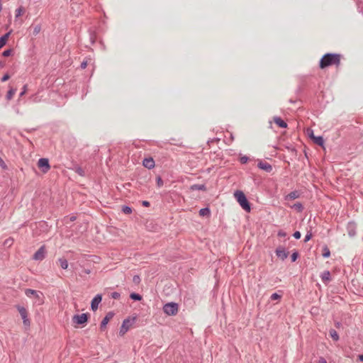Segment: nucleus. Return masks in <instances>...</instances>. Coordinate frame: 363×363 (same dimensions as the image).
I'll return each instance as SVG.
<instances>
[{
	"label": "nucleus",
	"mask_w": 363,
	"mask_h": 363,
	"mask_svg": "<svg viewBox=\"0 0 363 363\" xmlns=\"http://www.w3.org/2000/svg\"><path fill=\"white\" fill-rule=\"evenodd\" d=\"M341 57V55L337 53H326L321 57L319 67L322 69L330 66L338 67L340 65Z\"/></svg>",
	"instance_id": "f257e3e1"
},
{
	"label": "nucleus",
	"mask_w": 363,
	"mask_h": 363,
	"mask_svg": "<svg viewBox=\"0 0 363 363\" xmlns=\"http://www.w3.org/2000/svg\"><path fill=\"white\" fill-rule=\"evenodd\" d=\"M234 196L235 199H237L238 202L240 205V206L247 212H250L251 211V206L250 203L248 201L246 196L245 194L240 190H237L234 193Z\"/></svg>",
	"instance_id": "f03ea898"
},
{
	"label": "nucleus",
	"mask_w": 363,
	"mask_h": 363,
	"mask_svg": "<svg viewBox=\"0 0 363 363\" xmlns=\"http://www.w3.org/2000/svg\"><path fill=\"white\" fill-rule=\"evenodd\" d=\"M136 317L128 318L123 320L122 325L120 328L119 335H125L130 327L135 323Z\"/></svg>",
	"instance_id": "7ed1b4c3"
},
{
	"label": "nucleus",
	"mask_w": 363,
	"mask_h": 363,
	"mask_svg": "<svg viewBox=\"0 0 363 363\" xmlns=\"http://www.w3.org/2000/svg\"><path fill=\"white\" fill-rule=\"evenodd\" d=\"M178 304L174 302L167 303L163 306V311L168 315H175L178 313Z\"/></svg>",
	"instance_id": "20e7f679"
},
{
	"label": "nucleus",
	"mask_w": 363,
	"mask_h": 363,
	"mask_svg": "<svg viewBox=\"0 0 363 363\" xmlns=\"http://www.w3.org/2000/svg\"><path fill=\"white\" fill-rule=\"evenodd\" d=\"M16 308L23 319V325L26 327H28V328L30 327V319L28 318V311L26 309V308H24L23 306H19V305L17 306Z\"/></svg>",
	"instance_id": "39448f33"
},
{
	"label": "nucleus",
	"mask_w": 363,
	"mask_h": 363,
	"mask_svg": "<svg viewBox=\"0 0 363 363\" xmlns=\"http://www.w3.org/2000/svg\"><path fill=\"white\" fill-rule=\"evenodd\" d=\"M25 294L29 298H31L33 296L36 298L38 301L39 304H41L43 302V298H42L43 293L40 291L30 289H26L25 290Z\"/></svg>",
	"instance_id": "423d86ee"
},
{
	"label": "nucleus",
	"mask_w": 363,
	"mask_h": 363,
	"mask_svg": "<svg viewBox=\"0 0 363 363\" xmlns=\"http://www.w3.org/2000/svg\"><path fill=\"white\" fill-rule=\"evenodd\" d=\"M88 313L76 314L72 317V321L77 325H83L88 321Z\"/></svg>",
	"instance_id": "0eeeda50"
},
{
	"label": "nucleus",
	"mask_w": 363,
	"mask_h": 363,
	"mask_svg": "<svg viewBox=\"0 0 363 363\" xmlns=\"http://www.w3.org/2000/svg\"><path fill=\"white\" fill-rule=\"evenodd\" d=\"M38 166L40 169H42V172L43 173H47L50 169L49 160L47 158L39 159V160L38 162Z\"/></svg>",
	"instance_id": "6e6552de"
},
{
	"label": "nucleus",
	"mask_w": 363,
	"mask_h": 363,
	"mask_svg": "<svg viewBox=\"0 0 363 363\" xmlns=\"http://www.w3.org/2000/svg\"><path fill=\"white\" fill-rule=\"evenodd\" d=\"M46 249L45 246H41L33 255V259L35 260L41 261L45 257Z\"/></svg>",
	"instance_id": "1a4fd4ad"
},
{
	"label": "nucleus",
	"mask_w": 363,
	"mask_h": 363,
	"mask_svg": "<svg viewBox=\"0 0 363 363\" xmlns=\"http://www.w3.org/2000/svg\"><path fill=\"white\" fill-rule=\"evenodd\" d=\"M275 254L281 260L286 259L289 256V252L283 246H279L275 250Z\"/></svg>",
	"instance_id": "9d476101"
},
{
	"label": "nucleus",
	"mask_w": 363,
	"mask_h": 363,
	"mask_svg": "<svg viewBox=\"0 0 363 363\" xmlns=\"http://www.w3.org/2000/svg\"><path fill=\"white\" fill-rule=\"evenodd\" d=\"M114 316V313L113 311H109L106 313V316L103 318L100 324L101 330H104L106 327L108 323L113 318Z\"/></svg>",
	"instance_id": "9b49d317"
},
{
	"label": "nucleus",
	"mask_w": 363,
	"mask_h": 363,
	"mask_svg": "<svg viewBox=\"0 0 363 363\" xmlns=\"http://www.w3.org/2000/svg\"><path fill=\"white\" fill-rule=\"evenodd\" d=\"M101 294H97L94 297L91 302V308L92 311H96L98 309L99 304L101 302Z\"/></svg>",
	"instance_id": "f8f14e48"
},
{
	"label": "nucleus",
	"mask_w": 363,
	"mask_h": 363,
	"mask_svg": "<svg viewBox=\"0 0 363 363\" xmlns=\"http://www.w3.org/2000/svg\"><path fill=\"white\" fill-rule=\"evenodd\" d=\"M257 167L259 169H261L268 173H269L272 171V166L267 162H263L261 160L259 161L257 163Z\"/></svg>",
	"instance_id": "ddd939ff"
},
{
	"label": "nucleus",
	"mask_w": 363,
	"mask_h": 363,
	"mask_svg": "<svg viewBox=\"0 0 363 363\" xmlns=\"http://www.w3.org/2000/svg\"><path fill=\"white\" fill-rule=\"evenodd\" d=\"M143 164L145 167L151 169L155 167V164L152 157H147L143 160Z\"/></svg>",
	"instance_id": "4468645a"
},
{
	"label": "nucleus",
	"mask_w": 363,
	"mask_h": 363,
	"mask_svg": "<svg viewBox=\"0 0 363 363\" xmlns=\"http://www.w3.org/2000/svg\"><path fill=\"white\" fill-rule=\"evenodd\" d=\"M300 196H301L300 191L295 190V191L290 192L286 196H285L284 199L286 201H292V200L299 198Z\"/></svg>",
	"instance_id": "2eb2a0df"
},
{
	"label": "nucleus",
	"mask_w": 363,
	"mask_h": 363,
	"mask_svg": "<svg viewBox=\"0 0 363 363\" xmlns=\"http://www.w3.org/2000/svg\"><path fill=\"white\" fill-rule=\"evenodd\" d=\"M347 231L350 237H354L356 235V224L353 222H350L347 225Z\"/></svg>",
	"instance_id": "dca6fc26"
},
{
	"label": "nucleus",
	"mask_w": 363,
	"mask_h": 363,
	"mask_svg": "<svg viewBox=\"0 0 363 363\" xmlns=\"http://www.w3.org/2000/svg\"><path fill=\"white\" fill-rule=\"evenodd\" d=\"M309 136L313 139V142L319 146L323 147L324 145V139L322 136H314L313 131L309 134Z\"/></svg>",
	"instance_id": "f3484780"
},
{
	"label": "nucleus",
	"mask_w": 363,
	"mask_h": 363,
	"mask_svg": "<svg viewBox=\"0 0 363 363\" xmlns=\"http://www.w3.org/2000/svg\"><path fill=\"white\" fill-rule=\"evenodd\" d=\"M320 278H321L322 281L325 284H327L331 280L330 272L329 271H328V270L324 271L321 274Z\"/></svg>",
	"instance_id": "a211bd4d"
},
{
	"label": "nucleus",
	"mask_w": 363,
	"mask_h": 363,
	"mask_svg": "<svg viewBox=\"0 0 363 363\" xmlns=\"http://www.w3.org/2000/svg\"><path fill=\"white\" fill-rule=\"evenodd\" d=\"M274 121L280 128H285L287 127V123L280 117H274Z\"/></svg>",
	"instance_id": "6ab92c4d"
},
{
	"label": "nucleus",
	"mask_w": 363,
	"mask_h": 363,
	"mask_svg": "<svg viewBox=\"0 0 363 363\" xmlns=\"http://www.w3.org/2000/svg\"><path fill=\"white\" fill-rule=\"evenodd\" d=\"M10 32H8L0 38V49H1L6 44Z\"/></svg>",
	"instance_id": "aec40b11"
},
{
	"label": "nucleus",
	"mask_w": 363,
	"mask_h": 363,
	"mask_svg": "<svg viewBox=\"0 0 363 363\" xmlns=\"http://www.w3.org/2000/svg\"><path fill=\"white\" fill-rule=\"evenodd\" d=\"M190 189L192 191L198 190V191H206V186L205 184H196L191 185L190 187Z\"/></svg>",
	"instance_id": "412c9836"
},
{
	"label": "nucleus",
	"mask_w": 363,
	"mask_h": 363,
	"mask_svg": "<svg viewBox=\"0 0 363 363\" xmlns=\"http://www.w3.org/2000/svg\"><path fill=\"white\" fill-rule=\"evenodd\" d=\"M329 335L334 341H338L340 339L339 335L335 329H330Z\"/></svg>",
	"instance_id": "4be33fe9"
},
{
	"label": "nucleus",
	"mask_w": 363,
	"mask_h": 363,
	"mask_svg": "<svg viewBox=\"0 0 363 363\" xmlns=\"http://www.w3.org/2000/svg\"><path fill=\"white\" fill-rule=\"evenodd\" d=\"M199 215L201 216H209L211 215V211L209 208L206 207L200 209L199 211Z\"/></svg>",
	"instance_id": "5701e85b"
},
{
	"label": "nucleus",
	"mask_w": 363,
	"mask_h": 363,
	"mask_svg": "<svg viewBox=\"0 0 363 363\" xmlns=\"http://www.w3.org/2000/svg\"><path fill=\"white\" fill-rule=\"evenodd\" d=\"M60 265L62 269H67L68 267V262L65 258H60L58 259Z\"/></svg>",
	"instance_id": "b1692460"
},
{
	"label": "nucleus",
	"mask_w": 363,
	"mask_h": 363,
	"mask_svg": "<svg viewBox=\"0 0 363 363\" xmlns=\"http://www.w3.org/2000/svg\"><path fill=\"white\" fill-rule=\"evenodd\" d=\"M322 255L324 258H328L330 256V251L327 245L323 247Z\"/></svg>",
	"instance_id": "393cba45"
},
{
	"label": "nucleus",
	"mask_w": 363,
	"mask_h": 363,
	"mask_svg": "<svg viewBox=\"0 0 363 363\" xmlns=\"http://www.w3.org/2000/svg\"><path fill=\"white\" fill-rule=\"evenodd\" d=\"M16 91V89L10 88V89L8 91L6 96V99L8 101L11 100L13 98V95L15 94Z\"/></svg>",
	"instance_id": "a878e982"
},
{
	"label": "nucleus",
	"mask_w": 363,
	"mask_h": 363,
	"mask_svg": "<svg viewBox=\"0 0 363 363\" xmlns=\"http://www.w3.org/2000/svg\"><path fill=\"white\" fill-rule=\"evenodd\" d=\"M292 208H294L296 211H297L298 212H302L303 210V206L301 203L300 202H297L296 203H294L292 206H291Z\"/></svg>",
	"instance_id": "bb28decb"
},
{
	"label": "nucleus",
	"mask_w": 363,
	"mask_h": 363,
	"mask_svg": "<svg viewBox=\"0 0 363 363\" xmlns=\"http://www.w3.org/2000/svg\"><path fill=\"white\" fill-rule=\"evenodd\" d=\"M13 244V239L9 238L4 240L3 245L4 247H10Z\"/></svg>",
	"instance_id": "cd10ccee"
},
{
	"label": "nucleus",
	"mask_w": 363,
	"mask_h": 363,
	"mask_svg": "<svg viewBox=\"0 0 363 363\" xmlns=\"http://www.w3.org/2000/svg\"><path fill=\"white\" fill-rule=\"evenodd\" d=\"M130 298L133 301H140L143 298L141 295L136 293H131L130 294Z\"/></svg>",
	"instance_id": "c85d7f7f"
},
{
	"label": "nucleus",
	"mask_w": 363,
	"mask_h": 363,
	"mask_svg": "<svg viewBox=\"0 0 363 363\" xmlns=\"http://www.w3.org/2000/svg\"><path fill=\"white\" fill-rule=\"evenodd\" d=\"M121 211L125 214H130L133 211L132 208L128 206H123Z\"/></svg>",
	"instance_id": "c756f323"
},
{
	"label": "nucleus",
	"mask_w": 363,
	"mask_h": 363,
	"mask_svg": "<svg viewBox=\"0 0 363 363\" xmlns=\"http://www.w3.org/2000/svg\"><path fill=\"white\" fill-rule=\"evenodd\" d=\"M13 49H8V50H4L2 52V55L4 57H9L13 54Z\"/></svg>",
	"instance_id": "7c9ffc66"
},
{
	"label": "nucleus",
	"mask_w": 363,
	"mask_h": 363,
	"mask_svg": "<svg viewBox=\"0 0 363 363\" xmlns=\"http://www.w3.org/2000/svg\"><path fill=\"white\" fill-rule=\"evenodd\" d=\"M281 296L278 294L277 293L272 294L270 297L272 301L279 300V299H281Z\"/></svg>",
	"instance_id": "2f4dec72"
},
{
	"label": "nucleus",
	"mask_w": 363,
	"mask_h": 363,
	"mask_svg": "<svg viewBox=\"0 0 363 363\" xmlns=\"http://www.w3.org/2000/svg\"><path fill=\"white\" fill-rule=\"evenodd\" d=\"M24 9L23 7H19L16 10V18L19 17L23 13Z\"/></svg>",
	"instance_id": "473e14b6"
},
{
	"label": "nucleus",
	"mask_w": 363,
	"mask_h": 363,
	"mask_svg": "<svg viewBox=\"0 0 363 363\" xmlns=\"http://www.w3.org/2000/svg\"><path fill=\"white\" fill-rule=\"evenodd\" d=\"M156 182H157V185L158 187H161L164 184L163 180H162V179L161 178L160 176H158L157 177Z\"/></svg>",
	"instance_id": "72a5a7b5"
},
{
	"label": "nucleus",
	"mask_w": 363,
	"mask_h": 363,
	"mask_svg": "<svg viewBox=\"0 0 363 363\" xmlns=\"http://www.w3.org/2000/svg\"><path fill=\"white\" fill-rule=\"evenodd\" d=\"M75 172L80 176H84V169L80 167H77L76 169H75Z\"/></svg>",
	"instance_id": "f704fd0d"
},
{
	"label": "nucleus",
	"mask_w": 363,
	"mask_h": 363,
	"mask_svg": "<svg viewBox=\"0 0 363 363\" xmlns=\"http://www.w3.org/2000/svg\"><path fill=\"white\" fill-rule=\"evenodd\" d=\"M298 252H294L292 253L291 256V262H294L296 261L297 258L298 257Z\"/></svg>",
	"instance_id": "c9c22d12"
},
{
	"label": "nucleus",
	"mask_w": 363,
	"mask_h": 363,
	"mask_svg": "<svg viewBox=\"0 0 363 363\" xmlns=\"http://www.w3.org/2000/svg\"><path fill=\"white\" fill-rule=\"evenodd\" d=\"M111 297L113 299H119L121 294L118 292L114 291L111 294Z\"/></svg>",
	"instance_id": "e433bc0d"
},
{
	"label": "nucleus",
	"mask_w": 363,
	"mask_h": 363,
	"mask_svg": "<svg viewBox=\"0 0 363 363\" xmlns=\"http://www.w3.org/2000/svg\"><path fill=\"white\" fill-rule=\"evenodd\" d=\"M313 235L311 232H308L304 238V242H307L312 238Z\"/></svg>",
	"instance_id": "4c0bfd02"
},
{
	"label": "nucleus",
	"mask_w": 363,
	"mask_h": 363,
	"mask_svg": "<svg viewBox=\"0 0 363 363\" xmlns=\"http://www.w3.org/2000/svg\"><path fill=\"white\" fill-rule=\"evenodd\" d=\"M133 281L135 284H138L140 282V276H138V275H135V276H133Z\"/></svg>",
	"instance_id": "58836bf2"
},
{
	"label": "nucleus",
	"mask_w": 363,
	"mask_h": 363,
	"mask_svg": "<svg viewBox=\"0 0 363 363\" xmlns=\"http://www.w3.org/2000/svg\"><path fill=\"white\" fill-rule=\"evenodd\" d=\"M249 158L247 157V156H242L240 158V162L241 164H245L247 162Z\"/></svg>",
	"instance_id": "ea45409f"
},
{
	"label": "nucleus",
	"mask_w": 363,
	"mask_h": 363,
	"mask_svg": "<svg viewBox=\"0 0 363 363\" xmlns=\"http://www.w3.org/2000/svg\"><path fill=\"white\" fill-rule=\"evenodd\" d=\"M277 235H278V237H280V238L286 237V233L284 232L282 230H280L278 231Z\"/></svg>",
	"instance_id": "a19ab883"
},
{
	"label": "nucleus",
	"mask_w": 363,
	"mask_h": 363,
	"mask_svg": "<svg viewBox=\"0 0 363 363\" xmlns=\"http://www.w3.org/2000/svg\"><path fill=\"white\" fill-rule=\"evenodd\" d=\"M0 167H1L3 169H6L7 168V166H6V163L1 159V157H0Z\"/></svg>",
	"instance_id": "79ce46f5"
},
{
	"label": "nucleus",
	"mask_w": 363,
	"mask_h": 363,
	"mask_svg": "<svg viewBox=\"0 0 363 363\" xmlns=\"http://www.w3.org/2000/svg\"><path fill=\"white\" fill-rule=\"evenodd\" d=\"M293 236L296 238V239H299L301 236V234L299 231H295L294 233L293 234Z\"/></svg>",
	"instance_id": "37998d69"
},
{
	"label": "nucleus",
	"mask_w": 363,
	"mask_h": 363,
	"mask_svg": "<svg viewBox=\"0 0 363 363\" xmlns=\"http://www.w3.org/2000/svg\"><path fill=\"white\" fill-rule=\"evenodd\" d=\"M10 78V76L9 74H5L2 78H1V82H6Z\"/></svg>",
	"instance_id": "c03bdc74"
},
{
	"label": "nucleus",
	"mask_w": 363,
	"mask_h": 363,
	"mask_svg": "<svg viewBox=\"0 0 363 363\" xmlns=\"http://www.w3.org/2000/svg\"><path fill=\"white\" fill-rule=\"evenodd\" d=\"M40 27L39 26H37L34 28L33 33L35 35H37L40 32Z\"/></svg>",
	"instance_id": "a18cd8bd"
},
{
	"label": "nucleus",
	"mask_w": 363,
	"mask_h": 363,
	"mask_svg": "<svg viewBox=\"0 0 363 363\" xmlns=\"http://www.w3.org/2000/svg\"><path fill=\"white\" fill-rule=\"evenodd\" d=\"M87 66V61L85 60V61H83L82 63H81V65H80V67L82 69H85Z\"/></svg>",
	"instance_id": "49530a36"
},
{
	"label": "nucleus",
	"mask_w": 363,
	"mask_h": 363,
	"mask_svg": "<svg viewBox=\"0 0 363 363\" xmlns=\"http://www.w3.org/2000/svg\"><path fill=\"white\" fill-rule=\"evenodd\" d=\"M142 205H143V206H145V207H149V206H150V202H149V201H143L142 202Z\"/></svg>",
	"instance_id": "de8ad7c7"
},
{
	"label": "nucleus",
	"mask_w": 363,
	"mask_h": 363,
	"mask_svg": "<svg viewBox=\"0 0 363 363\" xmlns=\"http://www.w3.org/2000/svg\"><path fill=\"white\" fill-rule=\"evenodd\" d=\"M318 363H328V362L324 357H320L318 359Z\"/></svg>",
	"instance_id": "09e8293b"
},
{
	"label": "nucleus",
	"mask_w": 363,
	"mask_h": 363,
	"mask_svg": "<svg viewBox=\"0 0 363 363\" xmlns=\"http://www.w3.org/2000/svg\"><path fill=\"white\" fill-rule=\"evenodd\" d=\"M82 272L86 274H89L91 273V270L89 269H84L82 270Z\"/></svg>",
	"instance_id": "8fccbe9b"
},
{
	"label": "nucleus",
	"mask_w": 363,
	"mask_h": 363,
	"mask_svg": "<svg viewBox=\"0 0 363 363\" xmlns=\"http://www.w3.org/2000/svg\"><path fill=\"white\" fill-rule=\"evenodd\" d=\"M95 38V37H94V34H91V38H90V39H91V43H92V44H93V43H94V42H95V38Z\"/></svg>",
	"instance_id": "3c124183"
},
{
	"label": "nucleus",
	"mask_w": 363,
	"mask_h": 363,
	"mask_svg": "<svg viewBox=\"0 0 363 363\" xmlns=\"http://www.w3.org/2000/svg\"><path fill=\"white\" fill-rule=\"evenodd\" d=\"M335 327H336L337 328H340L341 327L342 324H341V323H340V322H336V323H335Z\"/></svg>",
	"instance_id": "603ef678"
},
{
	"label": "nucleus",
	"mask_w": 363,
	"mask_h": 363,
	"mask_svg": "<svg viewBox=\"0 0 363 363\" xmlns=\"http://www.w3.org/2000/svg\"><path fill=\"white\" fill-rule=\"evenodd\" d=\"M358 360L360 362H363V354L358 355Z\"/></svg>",
	"instance_id": "864d4df0"
},
{
	"label": "nucleus",
	"mask_w": 363,
	"mask_h": 363,
	"mask_svg": "<svg viewBox=\"0 0 363 363\" xmlns=\"http://www.w3.org/2000/svg\"><path fill=\"white\" fill-rule=\"evenodd\" d=\"M25 91H26V86H24V90L21 92L20 96H23L25 94Z\"/></svg>",
	"instance_id": "5fc2aeb1"
},
{
	"label": "nucleus",
	"mask_w": 363,
	"mask_h": 363,
	"mask_svg": "<svg viewBox=\"0 0 363 363\" xmlns=\"http://www.w3.org/2000/svg\"><path fill=\"white\" fill-rule=\"evenodd\" d=\"M70 219H71V220H75V217L73 216Z\"/></svg>",
	"instance_id": "6e6d98bb"
},
{
	"label": "nucleus",
	"mask_w": 363,
	"mask_h": 363,
	"mask_svg": "<svg viewBox=\"0 0 363 363\" xmlns=\"http://www.w3.org/2000/svg\"><path fill=\"white\" fill-rule=\"evenodd\" d=\"M289 101H290L291 103H294V102H295V101H293L292 99H290V100H289Z\"/></svg>",
	"instance_id": "4d7b16f0"
}]
</instances>
